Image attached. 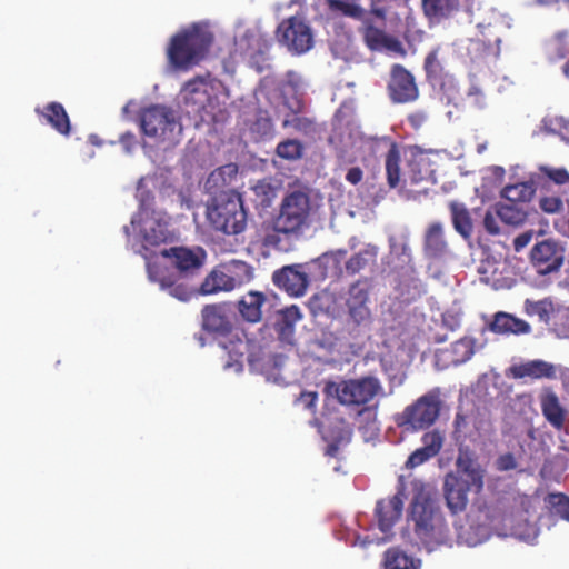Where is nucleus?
<instances>
[{"label": "nucleus", "instance_id": "obj_1", "mask_svg": "<svg viewBox=\"0 0 569 569\" xmlns=\"http://www.w3.org/2000/svg\"><path fill=\"white\" fill-rule=\"evenodd\" d=\"M408 523L416 537L415 543L428 552L450 541L449 529L432 498L420 491L413 496Z\"/></svg>", "mask_w": 569, "mask_h": 569}, {"label": "nucleus", "instance_id": "obj_2", "mask_svg": "<svg viewBox=\"0 0 569 569\" xmlns=\"http://www.w3.org/2000/svg\"><path fill=\"white\" fill-rule=\"evenodd\" d=\"M212 41L213 34L194 23L171 37L167 49L168 60L176 69L189 70L206 58Z\"/></svg>", "mask_w": 569, "mask_h": 569}, {"label": "nucleus", "instance_id": "obj_3", "mask_svg": "<svg viewBox=\"0 0 569 569\" xmlns=\"http://www.w3.org/2000/svg\"><path fill=\"white\" fill-rule=\"evenodd\" d=\"M207 218L217 231L239 234L247 226V212L241 197L233 190L221 191L207 207Z\"/></svg>", "mask_w": 569, "mask_h": 569}, {"label": "nucleus", "instance_id": "obj_4", "mask_svg": "<svg viewBox=\"0 0 569 569\" xmlns=\"http://www.w3.org/2000/svg\"><path fill=\"white\" fill-rule=\"evenodd\" d=\"M310 216V197L301 190H293L282 198L272 224L284 236L299 237L309 228Z\"/></svg>", "mask_w": 569, "mask_h": 569}, {"label": "nucleus", "instance_id": "obj_5", "mask_svg": "<svg viewBox=\"0 0 569 569\" xmlns=\"http://www.w3.org/2000/svg\"><path fill=\"white\" fill-rule=\"evenodd\" d=\"M441 405L440 389H431L397 413L395 423L409 432L427 429L439 418Z\"/></svg>", "mask_w": 569, "mask_h": 569}, {"label": "nucleus", "instance_id": "obj_6", "mask_svg": "<svg viewBox=\"0 0 569 569\" xmlns=\"http://www.w3.org/2000/svg\"><path fill=\"white\" fill-rule=\"evenodd\" d=\"M382 391L378 378L368 376L359 379L327 381L323 393L327 398H335L340 405L347 407L365 406Z\"/></svg>", "mask_w": 569, "mask_h": 569}, {"label": "nucleus", "instance_id": "obj_7", "mask_svg": "<svg viewBox=\"0 0 569 569\" xmlns=\"http://www.w3.org/2000/svg\"><path fill=\"white\" fill-rule=\"evenodd\" d=\"M153 200L149 191L142 192L139 212L131 220L132 226L142 224L141 237L146 250L174 240V233L169 229L170 218L167 214L154 217Z\"/></svg>", "mask_w": 569, "mask_h": 569}, {"label": "nucleus", "instance_id": "obj_8", "mask_svg": "<svg viewBox=\"0 0 569 569\" xmlns=\"http://www.w3.org/2000/svg\"><path fill=\"white\" fill-rule=\"evenodd\" d=\"M140 128L144 136L161 142L172 141L181 133L174 111L162 104H152L141 111Z\"/></svg>", "mask_w": 569, "mask_h": 569}, {"label": "nucleus", "instance_id": "obj_9", "mask_svg": "<svg viewBox=\"0 0 569 569\" xmlns=\"http://www.w3.org/2000/svg\"><path fill=\"white\" fill-rule=\"evenodd\" d=\"M479 12L477 16L470 12L468 30L469 54L482 56L499 46L501 42L497 24L492 22L493 16L488 12Z\"/></svg>", "mask_w": 569, "mask_h": 569}, {"label": "nucleus", "instance_id": "obj_10", "mask_svg": "<svg viewBox=\"0 0 569 569\" xmlns=\"http://www.w3.org/2000/svg\"><path fill=\"white\" fill-rule=\"evenodd\" d=\"M405 183L409 186L408 191L413 198L420 194H427L429 189L436 184L433 162L429 153L416 151L411 153L408 160Z\"/></svg>", "mask_w": 569, "mask_h": 569}, {"label": "nucleus", "instance_id": "obj_11", "mask_svg": "<svg viewBox=\"0 0 569 569\" xmlns=\"http://www.w3.org/2000/svg\"><path fill=\"white\" fill-rule=\"evenodd\" d=\"M147 272L151 281L158 282L168 293L181 301H188L192 297L200 295L199 286L192 281V278H182L178 274L174 279L163 274L162 269L147 256Z\"/></svg>", "mask_w": 569, "mask_h": 569}, {"label": "nucleus", "instance_id": "obj_12", "mask_svg": "<svg viewBox=\"0 0 569 569\" xmlns=\"http://www.w3.org/2000/svg\"><path fill=\"white\" fill-rule=\"evenodd\" d=\"M276 34L280 43L296 53L307 52L313 43L309 26L298 17L283 20L278 26Z\"/></svg>", "mask_w": 569, "mask_h": 569}, {"label": "nucleus", "instance_id": "obj_13", "mask_svg": "<svg viewBox=\"0 0 569 569\" xmlns=\"http://www.w3.org/2000/svg\"><path fill=\"white\" fill-rule=\"evenodd\" d=\"M163 258H169L182 278H193L199 274L207 260V252L202 247H172L160 251Z\"/></svg>", "mask_w": 569, "mask_h": 569}, {"label": "nucleus", "instance_id": "obj_14", "mask_svg": "<svg viewBox=\"0 0 569 569\" xmlns=\"http://www.w3.org/2000/svg\"><path fill=\"white\" fill-rule=\"evenodd\" d=\"M563 247L552 239L537 242L530 252V262L540 276L558 272L563 264Z\"/></svg>", "mask_w": 569, "mask_h": 569}, {"label": "nucleus", "instance_id": "obj_15", "mask_svg": "<svg viewBox=\"0 0 569 569\" xmlns=\"http://www.w3.org/2000/svg\"><path fill=\"white\" fill-rule=\"evenodd\" d=\"M370 286L367 279L353 282L347 292L346 307L350 320L357 325H366L371 320L369 308Z\"/></svg>", "mask_w": 569, "mask_h": 569}, {"label": "nucleus", "instance_id": "obj_16", "mask_svg": "<svg viewBox=\"0 0 569 569\" xmlns=\"http://www.w3.org/2000/svg\"><path fill=\"white\" fill-rule=\"evenodd\" d=\"M388 91L390 99L396 103H407L418 98V88L413 76L401 64L392 67Z\"/></svg>", "mask_w": 569, "mask_h": 569}, {"label": "nucleus", "instance_id": "obj_17", "mask_svg": "<svg viewBox=\"0 0 569 569\" xmlns=\"http://www.w3.org/2000/svg\"><path fill=\"white\" fill-rule=\"evenodd\" d=\"M443 497L452 516L462 511V446H458L456 471H450L443 479Z\"/></svg>", "mask_w": 569, "mask_h": 569}, {"label": "nucleus", "instance_id": "obj_18", "mask_svg": "<svg viewBox=\"0 0 569 569\" xmlns=\"http://www.w3.org/2000/svg\"><path fill=\"white\" fill-rule=\"evenodd\" d=\"M276 287L293 297L303 296L308 288V276L300 266H284L272 274Z\"/></svg>", "mask_w": 569, "mask_h": 569}, {"label": "nucleus", "instance_id": "obj_19", "mask_svg": "<svg viewBox=\"0 0 569 569\" xmlns=\"http://www.w3.org/2000/svg\"><path fill=\"white\" fill-rule=\"evenodd\" d=\"M202 328L212 333L226 336L232 330L229 308L226 303L207 305L201 310Z\"/></svg>", "mask_w": 569, "mask_h": 569}, {"label": "nucleus", "instance_id": "obj_20", "mask_svg": "<svg viewBox=\"0 0 569 569\" xmlns=\"http://www.w3.org/2000/svg\"><path fill=\"white\" fill-rule=\"evenodd\" d=\"M402 508L403 500L399 493L387 499H381L377 502L375 515L378 521V527L383 533L389 532L395 523L400 519Z\"/></svg>", "mask_w": 569, "mask_h": 569}, {"label": "nucleus", "instance_id": "obj_21", "mask_svg": "<svg viewBox=\"0 0 569 569\" xmlns=\"http://www.w3.org/2000/svg\"><path fill=\"white\" fill-rule=\"evenodd\" d=\"M489 329L497 335L520 336L531 332V326L527 321L505 311H498L493 315Z\"/></svg>", "mask_w": 569, "mask_h": 569}, {"label": "nucleus", "instance_id": "obj_22", "mask_svg": "<svg viewBox=\"0 0 569 569\" xmlns=\"http://www.w3.org/2000/svg\"><path fill=\"white\" fill-rule=\"evenodd\" d=\"M183 102L190 107V112L201 113L210 99L208 83L204 79L197 77L188 81L182 89Z\"/></svg>", "mask_w": 569, "mask_h": 569}, {"label": "nucleus", "instance_id": "obj_23", "mask_svg": "<svg viewBox=\"0 0 569 569\" xmlns=\"http://www.w3.org/2000/svg\"><path fill=\"white\" fill-rule=\"evenodd\" d=\"M36 112L44 118L57 132L69 136L71 130L70 119L64 107L59 102H50L42 109L37 108Z\"/></svg>", "mask_w": 569, "mask_h": 569}, {"label": "nucleus", "instance_id": "obj_24", "mask_svg": "<svg viewBox=\"0 0 569 569\" xmlns=\"http://www.w3.org/2000/svg\"><path fill=\"white\" fill-rule=\"evenodd\" d=\"M515 378H532V379H555L557 377L556 367L545 360H531L511 368Z\"/></svg>", "mask_w": 569, "mask_h": 569}, {"label": "nucleus", "instance_id": "obj_25", "mask_svg": "<svg viewBox=\"0 0 569 569\" xmlns=\"http://www.w3.org/2000/svg\"><path fill=\"white\" fill-rule=\"evenodd\" d=\"M267 302V297L260 291H249L238 302V311L241 317L251 323L259 322L262 318V306Z\"/></svg>", "mask_w": 569, "mask_h": 569}, {"label": "nucleus", "instance_id": "obj_26", "mask_svg": "<svg viewBox=\"0 0 569 569\" xmlns=\"http://www.w3.org/2000/svg\"><path fill=\"white\" fill-rule=\"evenodd\" d=\"M540 406L546 420L556 429L562 428L566 419V410L562 408L558 396L552 390H546L542 393Z\"/></svg>", "mask_w": 569, "mask_h": 569}, {"label": "nucleus", "instance_id": "obj_27", "mask_svg": "<svg viewBox=\"0 0 569 569\" xmlns=\"http://www.w3.org/2000/svg\"><path fill=\"white\" fill-rule=\"evenodd\" d=\"M447 243L443 238V229L440 222H432L426 229L423 236V253L428 258H438L445 253Z\"/></svg>", "mask_w": 569, "mask_h": 569}, {"label": "nucleus", "instance_id": "obj_28", "mask_svg": "<svg viewBox=\"0 0 569 569\" xmlns=\"http://www.w3.org/2000/svg\"><path fill=\"white\" fill-rule=\"evenodd\" d=\"M230 286L233 289L241 287L253 278V270L250 264L241 260H230L219 264Z\"/></svg>", "mask_w": 569, "mask_h": 569}, {"label": "nucleus", "instance_id": "obj_29", "mask_svg": "<svg viewBox=\"0 0 569 569\" xmlns=\"http://www.w3.org/2000/svg\"><path fill=\"white\" fill-rule=\"evenodd\" d=\"M496 214L505 224L520 227L528 218V208L505 201L497 203Z\"/></svg>", "mask_w": 569, "mask_h": 569}, {"label": "nucleus", "instance_id": "obj_30", "mask_svg": "<svg viewBox=\"0 0 569 569\" xmlns=\"http://www.w3.org/2000/svg\"><path fill=\"white\" fill-rule=\"evenodd\" d=\"M226 273L218 264L213 268L210 273L204 278V280L199 284L200 295H213L220 291H231L233 290L232 286H230L228 279L226 278Z\"/></svg>", "mask_w": 569, "mask_h": 569}, {"label": "nucleus", "instance_id": "obj_31", "mask_svg": "<svg viewBox=\"0 0 569 569\" xmlns=\"http://www.w3.org/2000/svg\"><path fill=\"white\" fill-rule=\"evenodd\" d=\"M533 194L535 189L528 182L508 184L501 190V197L505 201L527 208Z\"/></svg>", "mask_w": 569, "mask_h": 569}, {"label": "nucleus", "instance_id": "obj_32", "mask_svg": "<svg viewBox=\"0 0 569 569\" xmlns=\"http://www.w3.org/2000/svg\"><path fill=\"white\" fill-rule=\"evenodd\" d=\"M378 249L375 246H367L359 252L352 254L346 262V272L350 276L359 273L376 262Z\"/></svg>", "mask_w": 569, "mask_h": 569}, {"label": "nucleus", "instance_id": "obj_33", "mask_svg": "<svg viewBox=\"0 0 569 569\" xmlns=\"http://www.w3.org/2000/svg\"><path fill=\"white\" fill-rule=\"evenodd\" d=\"M220 345L229 356V359L224 363V368H232L236 371H241L243 366V357L248 349L247 341H243L240 338H230L228 341L220 342Z\"/></svg>", "mask_w": 569, "mask_h": 569}, {"label": "nucleus", "instance_id": "obj_34", "mask_svg": "<svg viewBox=\"0 0 569 569\" xmlns=\"http://www.w3.org/2000/svg\"><path fill=\"white\" fill-rule=\"evenodd\" d=\"M459 0H422V9L429 19L441 20L458 10Z\"/></svg>", "mask_w": 569, "mask_h": 569}, {"label": "nucleus", "instance_id": "obj_35", "mask_svg": "<svg viewBox=\"0 0 569 569\" xmlns=\"http://www.w3.org/2000/svg\"><path fill=\"white\" fill-rule=\"evenodd\" d=\"M323 432L326 440H337L338 442H349L352 437V428L342 417L328 418Z\"/></svg>", "mask_w": 569, "mask_h": 569}, {"label": "nucleus", "instance_id": "obj_36", "mask_svg": "<svg viewBox=\"0 0 569 569\" xmlns=\"http://www.w3.org/2000/svg\"><path fill=\"white\" fill-rule=\"evenodd\" d=\"M419 561H416L397 547L389 548L385 552L386 569H419Z\"/></svg>", "mask_w": 569, "mask_h": 569}, {"label": "nucleus", "instance_id": "obj_37", "mask_svg": "<svg viewBox=\"0 0 569 569\" xmlns=\"http://www.w3.org/2000/svg\"><path fill=\"white\" fill-rule=\"evenodd\" d=\"M523 311L529 317H538L539 321L548 325L550 316L555 311L553 303L550 299L531 300L526 299L523 302Z\"/></svg>", "mask_w": 569, "mask_h": 569}, {"label": "nucleus", "instance_id": "obj_38", "mask_svg": "<svg viewBox=\"0 0 569 569\" xmlns=\"http://www.w3.org/2000/svg\"><path fill=\"white\" fill-rule=\"evenodd\" d=\"M541 129L547 134L559 136L569 144V120L561 116L546 117L542 119Z\"/></svg>", "mask_w": 569, "mask_h": 569}, {"label": "nucleus", "instance_id": "obj_39", "mask_svg": "<svg viewBox=\"0 0 569 569\" xmlns=\"http://www.w3.org/2000/svg\"><path fill=\"white\" fill-rule=\"evenodd\" d=\"M386 173L389 187L396 188L400 182V152L395 143L386 156Z\"/></svg>", "mask_w": 569, "mask_h": 569}, {"label": "nucleus", "instance_id": "obj_40", "mask_svg": "<svg viewBox=\"0 0 569 569\" xmlns=\"http://www.w3.org/2000/svg\"><path fill=\"white\" fill-rule=\"evenodd\" d=\"M250 131L259 140H269L274 137V127L267 111L260 110L250 127Z\"/></svg>", "mask_w": 569, "mask_h": 569}, {"label": "nucleus", "instance_id": "obj_41", "mask_svg": "<svg viewBox=\"0 0 569 569\" xmlns=\"http://www.w3.org/2000/svg\"><path fill=\"white\" fill-rule=\"evenodd\" d=\"M485 470L473 467L469 458L465 457V492L475 490L479 492L483 486Z\"/></svg>", "mask_w": 569, "mask_h": 569}, {"label": "nucleus", "instance_id": "obj_42", "mask_svg": "<svg viewBox=\"0 0 569 569\" xmlns=\"http://www.w3.org/2000/svg\"><path fill=\"white\" fill-rule=\"evenodd\" d=\"M305 147L298 139H286L278 143L276 154L282 160L295 161L302 157Z\"/></svg>", "mask_w": 569, "mask_h": 569}, {"label": "nucleus", "instance_id": "obj_43", "mask_svg": "<svg viewBox=\"0 0 569 569\" xmlns=\"http://www.w3.org/2000/svg\"><path fill=\"white\" fill-rule=\"evenodd\" d=\"M545 502L552 515L569 521V497L560 492L549 493L545 498Z\"/></svg>", "mask_w": 569, "mask_h": 569}, {"label": "nucleus", "instance_id": "obj_44", "mask_svg": "<svg viewBox=\"0 0 569 569\" xmlns=\"http://www.w3.org/2000/svg\"><path fill=\"white\" fill-rule=\"evenodd\" d=\"M363 38L367 46L371 50H377L387 46L388 38L383 30L375 27L367 26L363 32Z\"/></svg>", "mask_w": 569, "mask_h": 569}, {"label": "nucleus", "instance_id": "obj_45", "mask_svg": "<svg viewBox=\"0 0 569 569\" xmlns=\"http://www.w3.org/2000/svg\"><path fill=\"white\" fill-rule=\"evenodd\" d=\"M328 6L332 11H339L345 16L359 18L362 13V9L348 0H328Z\"/></svg>", "mask_w": 569, "mask_h": 569}, {"label": "nucleus", "instance_id": "obj_46", "mask_svg": "<svg viewBox=\"0 0 569 569\" xmlns=\"http://www.w3.org/2000/svg\"><path fill=\"white\" fill-rule=\"evenodd\" d=\"M468 269L469 272L478 273L480 281L485 283H489L497 271L495 263L489 260H482L479 264H469Z\"/></svg>", "mask_w": 569, "mask_h": 569}, {"label": "nucleus", "instance_id": "obj_47", "mask_svg": "<svg viewBox=\"0 0 569 569\" xmlns=\"http://www.w3.org/2000/svg\"><path fill=\"white\" fill-rule=\"evenodd\" d=\"M489 537L488 528L485 525L471 526L470 530L465 537V545L469 547H476L479 543L486 541Z\"/></svg>", "mask_w": 569, "mask_h": 569}, {"label": "nucleus", "instance_id": "obj_48", "mask_svg": "<svg viewBox=\"0 0 569 569\" xmlns=\"http://www.w3.org/2000/svg\"><path fill=\"white\" fill-rule=\"evenodd\" d=\"M443 438L437 430L426 432L422 437V443L432 455L437 456L442 447Z\"/></svg>", "mask_w": 569, "mask_h": 569}, {"label": "nucleus", "instance_id": "obj_49", "mask_svg": "<svg viewBox=\"0 0 569 569\" xmlns=\"http://www.w3.org/2000/svg\"><path fill=\"white\" fill-rule=\"evenodd\" d=\"M541 173L557 184L569 182V172L565 168L540 167Z\"/></svg>", "mask_w": 569, "mask_h": 569}, {"label": "nucleus", "instance_id": "obj_50", "mask_svg": "<svg viewBox=\"0 0 569 569\" xmlns=\"http://www.w3.org/2000/svg\"><path fill=\"white\" fill-rule=\"evenodd\" d=\"M435 457L428 449H426L423 446L421 448L416 449L408 458L406 466L409 468H415L430 458Z\"/></svg>", "mask_w": 569, "mask_h": 569}, {"label": "nucleus", "instance_id": "obj_51", "mask_svg": "<svg viewBox=\"0 0 569 569\" xmlns=\"http://www.w3.org/2000/svg\"><path fill=\"white\" fill-rule=\"evenodd\" d=\"M539 204L546 213H557L563 209L562 200L558 197H543L540 199Z\"/></svg>", "mask_w": 569, "mask_h": 569}, {"label": "nucleus", "instance_id": "obj_52", "mask_svg": "<svg viewBox=\"0 0 569 569\" xmlns=\"http://www.w3.org/2000/svg\"><path fill=\"white\" fill-rule=\"evenodd\" d=\"M518 466L515 456L510 452L500 455L496 460V468L499 471H510Z\"/></svg>", "mask_w": 569, "mask_h": 569}, {"label": "nucleus", "instance_id": "obj_53", "mask_svg": "<svg viewBox=\"0 0 569 569\" xmlns=\"http://www.w3.org/2000/svg\"><path fill=\"white\" fill-rule=\"evenodd\" d=\"M312 121L305 117H297L295 116L291 120L286 119L282 122V127H292L298 131H306L312 127Z\"/></svg>", "mask_w": 569, "mask_h": 569}, {"label": "nucleus", "instance_id": "obj_54", "mask_svg": "<svg viewBox=\"0 0 569 569\" xmlns=\"http://www.w3.org/2000/svg\"><path fill=\"white\" fill-rule=\"evenodd\" d=\"M449 207L452 214L453 227L458 233L462 234V206L457 201H451Z\"/></svg>", "mask_w": 569, "mask_h": 569}, {"label": "nucleus", "instance_id": "obj_55", "mask_svg": "<svg viewBox=\"0 0 569 569\" xmlns=\"http://www.w3.org/2000/svg\"><path fill=\"white\" fill-rule=\"evenodd\" d=\"M451 353V350L447 348L438 350V352L436 353V363L438 366L441 365L442 368L448 367L450 363L458 366L460 362L459 359L452 358Z\"/></svg>", "mask_w": 569, "mask_h": 569}, {"label": "nucleus", "instance_id": "obj_56", "mask_svg": "<svg viewBox=\"0 0 569 569\" xmlns=\"http://www.w3.org/2000/svg\"><path fill=\"white\" fill-rule=\"evenodd\" d=\"M301 318L302 315L297 306L287 307L280 312V320L293 325H296Z\"/></svg>", "mask_w": 569, "mask_h": 569}, {"label": "nucleus", "instance_id": "obj_57", "mask_svg": "<svg viewBox=\"0 0 569 569\" xmlns=\"http://www.w3.org/2000/svg\"><path fill=\"white\" fill-rule=\"evenodd\" d=\"M280 234H283V233L281 231H277L276 228L273 227L272 232H269L263 237V239H262L263 247L280 249L281 248Z\"/></svg>", "mask_w": 569, "mask_h": 569}, {"label": "nucleus", "instance_id": "obj_58", "mask_svg": "<svg viewBox=\"0 0 569 569\" xmlns=\"http://www.w3.org/2000/svg\"><path fill=\"white\" fill-rule=\"evenodd\" d=\"M295 326L293 323L286 322L282 320H278L276 323V331L278 332L279 337L281 339L288 340L292 337L295 332Z\"/></svg>", "mask_w": 569, "mask_h": 569}, {"label": "nucleus", "instance_id": "obj_59", "mask_svg": "<svg viewBox=\"0 0 569 569\" xmlns=\"http://www.w3.org/2000/svg\"><path fill=\"white\" fill-rule=\"evenodd\" d=\"M483 227L490 234H499L500 228L496 216L491 211H487L483 217Z\"/></svg>", "mask_w": 569, "mask_h": 569}, {"label": "nucleus", "instance_id": "obj_60", "mask_svg": "<svg viewBox=\"0 0 569 569\" xmlns=\"http://www.w3.org/2000/svg\"><path fill=\"white\" fill-rule=\"evenodd\" d=\"M119 142L124 148L127 152H130L137 144V139L134 133L127 131L122 133L119 138Z\"/></svg>", "mask_w": 569, "mask_h": 569}, {"label": "nucleus", "instance_id": "obj_61", "mask_svg": "<svg viewBox=\"0 0 569 569\" xmlns=\"http://www.w3.org/2000/svg\"><path fill=\"white\" fill-rule=\"evenodd\" d=\"M299 400L307 409H312L316 407L318 393L315 391H303L301 392Z\"/></svg>", "mask_w": 569, "mask_h": 569}, {"label": "nucleus", "instance_id": "obj_62", "mask_svg": "<svg viewBox=\"0 0 569 569\" xmlns=\"http://www.w3.org/2000/svg\"><path fill=\"white\" fill-rule=\"evenodd\" d=\"M362 178H363V172L359 167H352V168L348 169L346 177H345L346 181H348L352 186L358 184L362 180Z\"/></svg>", "mask_w": 569, "mask_h": 569}, {"label": "nucleus", "instance_id": "obj_63", "mask_svg": "<svg viewBox=\"0 0 569 569\" xmlns=\"http://www.w3.org/2000/svg\"><path fill=\"white\" fill-rule=\"evenodd\" d=\"M532 239V232H523L517 236L513 240V248L517 252L526 248Z\"/></svg>", "mask_w": 569, "mask_h": 569}, {"label": "nucleus", "instance_id": "obj_64", "mask_svg": "<svg viewBox=\"0 0 569 569\" xmlns=\"http://www.w3.org/2000/svg\"><path fill=\"white\" fill-rule=\"evenodd\" d=\"M439 68V61L436 52H430L425 60V70L428 74L436 73Z\"/></svg>", "mask_w": 569, "mask_h": 569}]
</instances>
